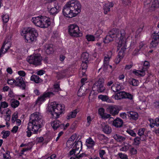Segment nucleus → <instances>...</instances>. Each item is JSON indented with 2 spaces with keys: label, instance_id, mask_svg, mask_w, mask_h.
<instances>
[{
  "label": "nucleus",
  "instance_id": "f257e3e1",
  "mask_svg": "<svg viewBox=\"0 0 159 159\" xmlns=\"http://www.w3.org/2000/svg\"><path fill=\"white\" fill-rule=\"evenodd\" d=\"M114 39L117 42V49L119 50L122 46H125L126 44V33L124 30H119L113 29L109 31L104 40V42L108 43Z\"/></svg>",
  "mask_w": 159,
  "mask_h": 159
},
{
  "label": "nucleus",
  "instance_id": "f03ea898",
  "mask_svg": "<svg viewBox=\"0 0 159 159\" xmlns=\"http://www.w3.org/2000/svg\"><path fill=\"white\" fill-rule=\"evenodd\" d=\"M44 123L43 117L40 113L36 112L31 114L30 116L27 128V136L29 137L31 136L32 134L31 130L33 132L34 134H38L39 129L42 127Z\"/></svg>",
  "mask_w": 159,
  "mask_h": 159
},
{
  "label": "nucleus",
  "instance_id": "7ed1b4c3",
  "mask_svg": "<svg viewBox=\"0 0 159 159\" xmlns=\"http://www.w3.org/2000/svg\"><path fill=\"white\" fill-rule=\"evenodd\" d=\"M81 5L76 0H72L67 2L64 7L63 13L66 17L71 18L75 17L81 11Z\"/></svg>",
  "mask_w": 159,
  "mask_h": 159
},
{
  "label": "nucleus",
  "instance_id": "20e7f679",
  "mask_svg": "<svg viewBox=\"0 0 159 159\" xmlns=\"http://www.w3.org/2000/svg\"><path fill=\"white\" fill-rule=\"evenodd\" d=\"M22 36H24L25 42L31 43L35 41L38 36L37 31L34 28L28 27L23 29L20 32Z\"/></svg>",
  "mask_w": 159,
  "mask_h": 159
},
{
  "label": "nucleus",
  "instance_id": "39448f33",
  "mask_svg": "<svg viewBox=\"0 0 159 159\" xmlns=\"http://www.w3.org/2000/svg\"><path fill=\"white\" fill-rule=\"evenodd\" d=\"M64 105L57 104L56 102L51 103L48 107V111L50 112L53 118H58L60 114L64 111Z\"/></svg>",
  "mask_w": 159,
  "mask_h": 159
},
{
  "label": "nucleus",
  "instance_id": "423d86ee",
  "mask_svg": "<svg viewBox=\"0 0 159 159\" xmlns=\"http://www.w3.org/2000/svg\"><path fill=\"white\" fill-rule=\"evenodd\" d=\"M32 20L36 26L41 28H47L51 24L50 18L46 16L34 17Z\"/></svg>",
  "mask_w": 159,
  "mask_h": 159
},
{
  "label": "nucleus",
  "instance_id": "0eeeda50",
  "mask_svg": "<svg viewBox=\"0 0 159 159\" xmlns=\"http://www.w3.org/2000/svg\"><path fill=\"white\" fill-rule=\"evenodd\" d=\"M26 60L30 64L38 66L41 65L42 58L40 55L35 54L28 57Z\"/></svg>",
  "mask_w": 159,
  "mask_h": 159
},
{
  "label": "nucleus",
  "instance_id": "6e6552de",
  "mask_svg": "<svg viewBox=\"0 0 159 159\" xmlns=\"http://www.w3.org/2000/svg\"><path fill=\"white\" fill-rule=\"evenodd\" d=\"M104 80L103 78L99 79L93 85L92 89L93 91H97L98 93L103 92L106 89L104 86Z\"/></svg>",
  "mask_w": 159,
  "mask_h": 159
},
{
  "label": "nucleus",
  "instance_id": "1a4fd4ad",
  "mask_svg": "<svg viewBox=\"0 0 159 159\" xmlns=\"http://www.w3.org/2000/svg\"><path fill=\"white\" fill-rule=\"evenodd\" d=\"M78 26L75 24L70 25L68 27V32L70 35L73 37L80 36L81 34L80 32Z\"/></svg>",
  "mask_w": 159,
  "mask_h": 159
},
{
  "label": "nucleus",
  "instance_id": "9d476101",
  "mask_svg": "<svg viewBox=\"0 0 159 159\" xmlns=\"http://www.w3.org/2000/svg\"><path fill=\"white\" fill-rule=\"evenodd\" d=\"M11 37L8 36L6 39L0 50V57L4 54L10 48L11 45Z\"/></svg>",
  "mask_w": 159,
  "mask_h": 159
},
{
  "label": "nucleus",
  "instance_id": "9b49d317",
  "mask_svg": "<svg viewBox=\"0 0 159 159\" xmlns=\"http://www.w3.org/2000/svg\"><path fill=\"white\" fill-rule=\"evenodd\" d=\"M75 144L74 147V149L71 150L69 154L70 156H72L74 154H79L82 148V143L80 141L75 142L74 143Z\"/></svg>",
  "mask_w": 159,
  "mask_h": 159
},
{
  "label": "nucleus",
  "instance_id": "f8f14e48",
  "mask_svg": "<svg viewBox=\"0 0 159 159\" xmlns=\"http://www.w3.org/2000/svg\"><path fill=\"white\" fill-rule=\"evenodd\" d=\"M115 98L116 100L123 98H128L132 100L133 99V96L131 94L124 91H121L116 93L115 96Z\"/></svg>",
  "mask_w": 159,
  "mask_h": 159
},
{
  "label": "nucleus",
  "instance_id": "ddd939ff",
  "mask_svg": "<svg viewBox=\"0 0 159 159\" xmlns=\"http://www.w3.org/2000/svg\"><path fill=\"white\" fill-rule=\"evenodd\" d=\"M54 93L52 92H45L43 95L39 97L36 101L37 104H40L45 100V98L53 96Z\"/></svg>",
  "mask_w": 159,
  "mask_h": 159
},
{
  "label": "nucleus",
  "instance_id": "4468645a",
  "mask_svg": "<svg viewBox=\"0 0 159 159\" xmlns=\"http://www.w3.org/2000/svg\"><path fill=\"white\" fill-rule=\"evenodd\" d=\"M126 48V44H125V46H122L121 47H120V49L119 50H120L118 55L117 56V57L116 58L115 61L116 63H119L121 59L124 56V53L125 51Z\"/></svg>",
  "mask_w": 159,
  "mask_h": 159
},
{
  "label": "nucleus",
  "instance_id": "2eb2a0df",
  "mask_svg": "<svg viewBox=\"0 0 159 159\" xmlns=\"http://www.w3.org/2000/svg\"><path fill=\"white\" fill-rule=\"evenodd\" d=\"M153 38L151 43V46L154 48L156 47L159 43V31L154 32L152 34Z\"/></svg>",
  "mask_w": 159,
  "mask_h": 159
},
{
  "label": "nucleus",
  "instance_id": "dca6fc26",
  "mask_svg": "<svg viewBox=\"0 0 159 159\" xmlns=\"http://www.w3.org/2000/svg\"><path fill=\"white\" fill-rule=\"evenodd\" d=\"M152 3L151 6V10L152 11L155 10L156 8H157L159 6V0H146L144 2L145 5H148Z\"/></svg>",
  "mask_w": 159,
  "mask_h": 159
},
{
  "label": "nucleus",
  "instance_id": "f3484780",
  "mask_svg": "<svg viewBox=\"0 0 159 159\" xmlns=\"http://www.w3.org/2000/svg\"><path fill=\"white\" fill-rule=\"evenodd\" d=\"M15 84L17 86L20 87L23 89H25L26 86L25 83L23 80V78L21 76H19L16 78Z\"/></svg>",
  "mask_w": 159,
  "mask_h": 159
},
{
  "label": "nucleus",
  "instance_id": "a211bd4d",
  "mask_svg": "<svg viewBox=\"0 0 159 159\" xmlns=\"http://www.w3.org/2000/svg\"><path fill=\"white\" fill-rule=\"evenodd\" d=\"M107 110L110 114L113 116L117 114L119 111L118 107L115 105L109 106L107 108Z\"/></svg>",
  "mask_w": 159,
  "mask_h": 159
},
{
  "label": "nucleus",
  "instance_id": "6ab92c4d",
  "mask_svg": "<svg viewBox=\"0 0 159 159\" xmlns=\"http://www.w3.org/2000/svg\"><path fill=\"white\" fill-rule=\"evenodd\" d=\"M102 130L106 134H110L111 132V129L108 125L104 122H102L101 124Z\"/></svg>",
  "mask_w": 159,
  "mask_h": 159
},
{
  "label": "nucleus",
  "instance_id": "aec40b11",
  "mask_svg": "<svg viewBox=\"0 0 159 159\" xmlns=\"http://www.w3.org/2000/svg\"><path fill=\"white\" fill-rule=\"evenodd\" d=\"M51 126L55 130L59 128H62L64 126V124L61 123L58 120H56L51 123Z\"/></svg>",
  "mask_w": 159,
  "mask_h": 159
},
{
  "label": "nucleus",
  "instance_id": "412c9836",
  "mask_svg": "<svg viewBox=\"0 0 159 159\" xmlns=\"http://www.w3.org/2000/svg\"><path fill=\"white\" fill-rule=\"evenodd\" d=\"M113 4L111 2H108L105 3L103 6L104 12L105 14H107L110 11L111 8L113 6Z\"/></svg>",
  "mask_w": 159,
  "mask_h": 159
},
{
  "label": "nucleus",
  "instance_id": "4be33fe9",
  "mask_svg": "<svg viewBox=\"0 0 159 159\" xmlns=\"http://www.w3.org/2000/svg\"><path fill=\"white\" fill-rule=\"evenodd\" d=\"M128 116L130 120H137L139 117L138 113L135 111H130L128 112Z\"/></svg>",
  "mask_w": 159,
  "mask_h": 159
},
{
  "label": "nucleus",
  "instance_id": "5701e85b",
  "mask_svg": "<svg viewBox=\"0 0 159 159\" xmlns=\"http://www.w3.org/2000/svg\"><path fill=\"white\" fill-rule=\"evenodd\" d=\"M146 139L145 136L143 137H137L134 139V142L133 143L135 145H139L141 143V141H144Z\"/></svg>",
  "mask_w": 159,
  "mask_h": 159
},
{
  "label": "nucleus",
  "instance_id": "b1692460",
  "mask_svg": "<svg viewBox=\"0 0 159 159\" xmlns=\"http://www.w3.org/2000/svg\"><path fill=\"white\" fill-rule=\"evenodd\" d=\"M123 121L120 118H116L115 120L113 122V125L116 127H121L123 125Z\"/></svg>",
  "mask_w": 159,
  "mask_h": 159
},
{
  "label": "nucleus",
  "instance_id": "393cba45",
  "mask_svg": "<svg viewBox=\"0 0 159 159\" xmlns=\"http://www.w3.org/2000/svg\"><path fill=\"white\" fill-rule=\"evenodd\" d=\"M95 142L91 138H89L86 139V145L88 148H92L95 145Z\"/></svg>",
  "mask_w": 159,
  "mask_h": 159
},
{
  "label": "nucleus",
  "instance_id": "a878e982",
  "mask_svg": "<svg viewBox=\"0 0 159 159\" xmlns=\"http://www.w3.org/2000/svg\"><path fill=\"white\" fill-rule=\"evenodd\" d=\"M146 68H143L141 70H133V73L137 76H144L145 74Z\"/></svg>",
  "mask_w": 159,
  "mask_h": 159
},
{
  "label": "nucleus",
  "instance_id": "bb28decb",
  "mask_svg": "<svg viewBox=\"0 0 159 159\" xmlns=\"http://www.w3.org/2000/svg\"><path fill=\"white\" fill-rule=\"evenodd\" d=\"M10 103L11 106L14 108H15L17 107L20 104L18 100L14 98H12L10 100Z\"/></svg>",
  "mask_w": 159,
  "mask_h": 159
},
{
  "label": "nucleus",
  "instance_id": "cd10ccee",
  "mask_svg": "<svg viewBox=\"0 0 159 159\" xmlns=\"http://www.w3.org/2000/svg\"><path fill=\"white\" fill-rule=\"evenodd\" d=\"M30 80L37 84L41 83L43 81L39 77V76L34 75L31 76Z\"/></svg>",
  "mask_w": 159,
  "mask_h": 159
},
{
  "label": "nucleus",
  "instance_id": "c85d7f7f",
  "mask_svg": "<svg viewBox=\"0 0 159 159\" xmlns=\"http://www.w3.org/2000/svg\"><path fill=\"white\" fill-rule=\"evenodd\" d=\"M111 89L114 92H117L122 89L120 84L119 83H116L113 84L111 87Z\"/></svg>",
  "mask_w": 159,
  "mask_h": 159
},
{
  "label": "nucleus",
  "instance_id": "c756f323",
  "mask_svg": "<svg viewBox=\"0 0 159 159\" xmlns=\"http://www.w3.org/2000/svg\"><path fill=\"white\" fill-rule=\"evenodd\" d=\"M87 89L83 85L81 86L78 92V95L79 97H82L85 95Z\"/></svg>",
  "mask_w": 159,
  "mask_h": 159
},
{
  "label": "nucleus",
  "instance_id": "7c9ffc66",
  "mask_svg": "<svg viewBox=\"0 0 159 159\" xmlns=\"http://www.w3.org/2000/svg\"><path fill=\"white\" fill-rule=\"evenodd\" d=\"M113 138L116 141L120 142H123L125 139V137L116 134L114 135Z\"/></svg>",
  "mask_w": 159,
  "mask_h": 159
},
{
  "label": "nucleus",
  "instance_id": "2f4dec72",
  "mask_svg": "<svg viewBox=\"0 0 159 159\" xmlns=\"http://www.w3.org/2000/svg\"><path fill=\"white\" fill-rule=\"evenodd\" d=\"M87 155L84 153H82L79 154H74L73 156L70 157V159H79L83 157H85Z\"/></svg>",
  "mask_w": 159,
  "mask_h": 159
},
{
  "label": "nucleus",
  "instance_id": "473e14b6",
  "mask_svg": "<svg viewBox=\"0 0 159 159\" xmlns=\"http://www.w3.org/2000/svg\"><path fill=\"white\" fill-rule=\"evenodd\" d=\"M77 110H75L69 113L66 116L67 119H70L71 118H75L77 113Z\"/></svg>",
  "mask_w": 159,
  "mask_h": 159
},
{
  "label": "nucleus",
  "instance_id": "72a5a7b5",
  "mask_svg": "<svg viewBox=\"0 0 159 159\" xmlns=\"http://www.w3.org/2000/svg\"><path fill=\"white\" fill-rule=\"evenodd\" d=\"M89 58V54L88 53L84 52L82 54L81 57L82 62H88Z\"/></svg>",
  "mask_w": 159,
  "mask_h": 159
},
{
  "label": "nucleus",
  "instance_id": "f704fd0d",
  "mask_svg": "<svg viewBox=\"0 0 159 159\" xmlns=\"http://www.w3.org/2000/svg\"><path fill=\"white\" fill-rule=\"evenodd\" d=\"M66 72V70H62L61 71L57 73V77L58 79L63 78L65 76L64 74Z\"/></svg>",
  "mask_w": 159,
  "mask_h": 159
},
{
  "label": "nucleus",
  "instance_id": "c9c22d12",
  "mask_svg": "<svg viewBox=\"0 0 159 159\" xmlns=\"http://www.w3.org/2000/svg\"><path fill=\"white\" fill-rule=\"evenodd\" d=\"M112 54V53L111 51H109L108 52V54H107V55L105 56L104 57V62L108 63H109V60L111 57Z\"/></svg>",
  "mask_w": 159,
  "mask_h": 159
},
{
  "label": "nucleus",
  "instance_id": "e433bc0d",
  "mask_svg": "<svg viewBox=\"0 0 159 159\" xmlns=\"http://www.w3.org/2000/svg\"><path fill=\"white\" fill-rule=\"evenodd\" d=\"M99 153L100 157L101 159H108V158L105 156L106 152L104 150L100 149L99 151Z\"/></svg>",
  "mask_w": 159,
  "mask_h": 159
},
{
  "label": "nucleus",
  "instance_id": "4c0bfd02",
  "mask_svg": "<svg viewBox=\"0 0 159 159\" xmlns=\"http://www.w3.org/2000/svg\"><path fill=\"white\" fill-rule=\"evenodd\" d=\"M129 83L133 86H137L139 84V81L135 79H131L129 80Z\"/></svg>",
  "mask_w": 159,
  "mask_h": 159
},
{
  "label": "nucleus",
  "instance_id": "58836bf2",
  "mask_svg": "<svg viewBox=\"0 0 159 159\" xmlns=\"http://www.w3.org/2000/svg\"><path fill=\"white\" fill-rule=\"evenodd\" d=\"M46 48V52L47 54H52L53 52V48L51 46L48 45Z\"/></svg>",
  "mask_w": 159,
  "mask_h": 159
},
{
  "label": "nucleus",
  "instance_id": "ea45409f",
  "mask_svg": "<svg viewBox=\"0 0 159 159\" xmlns=\"http://www.w3.org/2000/svg\"><path fill=\"white\" fill-rule=\"evenodd\" d=\"M57 6L52 7L50 9L49 12L51 14L53 15L56 14L58 11Z\"/></svg>",
  "mask_w": 159,
  "mask_h": 159
},
{
  "label": "nucleus",
  "instance_id": "a19ab883",
  "mask_svg": "<svg viewBox=\"0 0 159 159\" xmlns=\"http://www.w3.org/2000/svg\"><path fill=\"white\" fill-rule=\"evenodd\" d=\"M1 134H3L2 138L6 139L9 135L10 132L9 131L3 130Z\"/></svg>",
  "mask_w": 159,
  "mask_h": 159
},
{
  "label": "nucleus",
  "instance_id": "79ce46f5",
  "mask_svg": "<svg viewBox=\"0 0 159 159\" xmlns=\"http://www.w3.org/2000/svg\"><path fill=\"white\" fill-rule=\"evenodd\" d=\"M145 130V129L144 128H142L139 129L138 134L139 137H141L143 136H145L144 134V132Z\"/></svg>",
  "mask_w": 159,
  "mask_h": 159
},
{
  "label": "nucleus",
  "instance_id": "37998d69",
  "mask_svg": "<svg viewBox=\"0 0 159 159\" xmlns=\"http://www.w3.org/2000/svg\"><path fill=\"white\" fill-rule=\"evenodd\" d=\"M99 99L103 101H107L109 99L108 97L106 95H100L98 96Z\"/></svg>",
  "mask_w": 159,
  "mask_h": 159
},
{
  "label": "nucleus",
  "instance_id": "c03bdc74",
  "mask_svg": "<svg viewBox=\"0 0 159 159\" xmlns=\"http://www.w3.org/2000/svg\"><path fill=\"white\" fill-rule=\"evenodd\" d=\"M86 38L87 40L89 41H93L95 40L94 37L92 35H87L86 36Z\"/></svg>",
  "mask_w": 159,
  "mask_h": 159
},
{
  "label": "nucleus",
  "instance_id": "a18cd8bd",
  "mask_svg": "<svg viewBox=\"0 0 159 159\" xmlns=\"http://www.w3.org/2000/svg\"><path fill=\"white\" fill-rule=\"evenodd\" d=\"M3 159H9L11 158L10 155V152L7 151L5 153L3 154Z\"/></svg>",
  "mask_w": 159,
  "mask_h": 159
},
{
  "label": "nucleus",
  "instance_id": "49530a36",
  "mask_svg": "<svg viewBox=\"0 0 159 159\" xmlns=\"http://www.w3.org/2000/svg\"><path fill=\"white\" fill-rule=\"evenodd\" d=\"M2 20L4 23H6L8 22L9 17L8 15L5 14L2 16Z\"/></svg>",
  "mask_w": 159,
  "mask_h": 159
},
{
  "label": "nucleus",
  "instance_id": "de8ad7c7",
  "mask_svg": "<svg viewBox=\"0 0 159 159\" xmlns=\"http://www.w3.org/2000/svg\"><path fill=\"white\" fill-rule=\"evenodd\" d=\"M88 62H82L81 64V66L82 67V70H85L87 68V63Z\"/></svg>",
  "mask_w": 159,
  "mask_h": 159
},
{
  "label": "nucleus",
  "instance_id": "09e8293b",
  "mask_svg": "<svg viewBox=\"0 0 159 159\" xmlns=\"http://www.w3.org/2000/svg\"><path fill=\"white\" fill-rule=\"evenodd\" d=\"M126 132L130 135L133 137H135L136 136V134L131 129H128L126 131Z\"/></svg>",
  "mask_w": 159,
  "mask_h": 159
},
{
  "label": "nucleus",
  "instance_id": "8fccbe9b",
  "mask_svg": "<svg viewBox=\"0 0 159 159\" xmlns=\"http://www.w3.org/2000/svg\"><path fill=\"white\" fill-rule=\"evenodd\" d=\"M54 88L53 91L54 92H58L60 90L59 85L58 84H56L54 85Z\"/></svg>",
  "mask_w": 159,
  "mask_h": 159
},
{
  "label": "nucleus",
  "instance_id": "3c124183",
  "mask_svg": "<svg viewBox=\"0 0 159 159\" xmlns=\"http://www.w3.org/2000/svg\"><path fill=\"white\" fill-rule=\"evenodd\" d=\"M18 118V115L17 114L14 113L13 114L12 116V117L11 118V121L13 123H14L15 121L17 119V118Z\"/></svg>",
  "mask_w": 159,
  "mask_h": 159
},
{
  "label": "nucleus",
  "instance_id": "603ef678",
  "mask_svg": "<svg viewBox=\"0 0 159 159\" xmlns=\"http://www.w3.org/2000/svg\"><path fill=\"white\" fill-rule=\"evenodd\" d=\"M149 120L150 121V126L151 128L153 127L155 125V120H154L153 119H149Z\"/></svg>",
  "mask_w": 159,
  "mask_h": 159
},
{
  "label": "nucleus",
  "instance_id": "864d4df0",
  "mask_svg": "<svg viewBox=\"0 0 159 159\" xmlns=\"http://www.w3.org/2000/svg\"><path fill=\"white\" fill-rule=\"evenodd\" d=\"M92 119L91 118L90 116H89L87 117V123L86 124V126H89L91 124V122L92 121Z\"/></svg>",
  "mask_w": 159,
  "mask_h": 159
},
{
  "label": "nucleus",
  "instance_id": "5fc2aeb1",
  "mask_svg": "<svg viewBox=\"0 0 159 159\" xmlns=\"http://www.w3.org/2000/svg\"><path fill=\"white\" fill-rule=\"evenodd\" d=\"M8 106V103L5 101L1 102L0 105V106L3 108L7 107Z\"/></svg>",
  "mask_w": 159,
  "mask_h": 159
},
{
  "label": "nucleus",
  "instance_id": "6e6d98bb",
  "mask_svg": "<svg viewBox=\"0 0 159 159\" xmlns=\"http://www.w3.org/2000/svg\"><path fill=\"white\" fill-rule=\"evenodd\" d=\"M111 115L110 114H108L106 113H104L101 116L102 118L104 119H106L110 117Z\"/></svg>",
  "mask_w": 159,
  "mask_h": 159
},
{
  "label": "nucleus",
  "instance_id": "4d7b16f0",
  "mask_svg": "<svg viewBox=\"0 0 159 159\" xmlns=\"http://www.w3.org/2000/svg\"><path fill=\"white\" fill-rule=\"evenodd\" d=\"M73 142H72V140H68L66 143V146L68 147H71L72 145H73Z\"/></svg>",
  "mask_w": 159,
  "mask_h": 159
},
{
  "label": "nucleus",
  "instance_id": "13d9d810",
  "mask_svg": "<svg viewBox=\"0 0 159 159\" xmlns=\"http://www.w3.org/2000/svg\"><path fill=\"white\" fill-rule=\"evenodd\" d=\"M143 66V68H146V70L147 69L149 66V62L147 61H145L144 62Z\"/></svg>",
  "mask_w": 159,
  "mask_h": 159
},
{
  "label": "nucleus",
  "instance_id": "bf43d9fd",
  "mask_svg": "<svg viewBox=\"0 0 159 159\" xmlns=\"http://www.w3.org/2000/svg\"><path fill=\"white\" fill-rule=\"evenodd\" d=\"M128 112L127 113L125 112L122 113L120 114V116L123 119H126L127 118V116H128Z\"/></svg>",
  "mask_w": 159,
  "mask_h": 159
},
{
  "label": "nucleus",
  "instance_id": "052dcab7",
  "mask_svg": "<svg viewBox=\"0 0 159 159\" xmlns=\"http://www.w3.org/2000/svg\"><path fill=\"white\" fill-rule=\"evenodd\" d=\"M18 73L20 76H25L26 75L25 72L23 70H20L18 72Z\"/></svg>",
  "mask_w": 159,
  "mask_h": 159
},
{
  "label": "nucleus",
  "instance_id": "680f3d73",
  "mask_svg": "<svg viewBox=\"0 0 159 159\" xmlns=\"http://www.w3.org/2000/svg\"><path fill=\"white\" fill-rule=\"evenodd\" d=\"M18 129V126H15L11 130L12 132L14 133H16Z\"/></svg>",
  "mask_w": 159,
  "mask_h": 159
},
{
  "label": "nucleus",
  "instance_id": "e2e57ef3",
  "mask_svg": "<svg viewBox=\"0 0 159 159\" xmlns=\"http://www.w3.org/2000/svg\"><path fill=\"white\" fill-rule=\"evenodd\" d=\"M98 112L101 116L105 113L104 109L103 108H100L98 110Z\"/></svg>",
  "mask_w": 159,
  "mask_h": 159
},
{
  "label": "nucleus",
  "instance_id": "0e129e2a",
  "mask_svg": "<svg viewBox=\"0 0 159 159\" xmlns=\"http://www.w3.org/2000/svg\"><path fill=\"white\" fill-rule=\"evenodd\" d=\"M15 80L14 79H9L7 81V83L10 85H12L14 83H15Z\"/></svg>",
  "mask_w": 159,
  "mask_h": 159
},
{
  "label": "nucleus",
  "instance_id": "69168bd1",
  "mask_svg": "<svg viewBox=\"0 0 159 159\" xmlns=\"http://www.w3.org/2000/svg\"><path fill=\"white\" fill-rule=\"evenodd\" d=\"M154 107L157 109H159V102H156L153 103Z\"/></svg>",
  "mask_w": 159,
  "mask_h": 159
},
{
  "label": "nucleus",
  "instance_id": "338daca9",
  "mask_svg": "<svg viewBox=\"0 0 159 159\" xmlns=\"http://www.w3.org/2000/svg\"><path fill=\"white\" fill-rule=\"evenodd\" d=\"M106 138V137L104 135L102 134H99L98 136V139L100 140H102L105 139Z\"/></svg>",
  "mask_w": 159,
  "mask_h": 159
},
{
  "label": "nucleus",
  "instance_id": "774afa93",
  "mask_svg": "<svg viewBox=\"0 0 159 159\" xmlns=\"http://www.w3.org/2000/svg\"><path fill=\"white\" fill-rule=\"evenodd\" d=\"M155 126H159V118H157L155 119Z\"/></svg>",
  "mask_w": 159,
  "mask_h": 159
}]
</instances>
